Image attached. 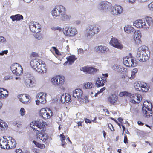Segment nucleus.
<instances>
[{"mask_svg": "<svg viewBox=\"0 0 153 153\" xmlns=\"http://www.w3.org/2000/svg\"><path fill=\"white\" fill-rule=\"evenodd\" d=\"M61 142H62V144H61L62 146L64 148L65 147V146L67 144V143L65 141H61Z\"/></svg>", "mask_w": 153, "mask_h": 153, "instance_id": "nucleus-59", "label": "nucleus"}, {"mask_svg": "<svg viewBox=\"0 0 153 153\" xmlns=\"http://www.w3.org/2000/svg\"><path fill=\"white\" fill-rule=\"evenodd\" d=\"M129 97L130 98V102L134 104L138 103L140 102L142 98L141 95L138 93L134 94L130 93L129 95Z\"/></svg>", "mask_w": 153, "mask_h": 153, "instance_id": "nucleus-8", "label": "nucleus"}, {"mask_svg": "<svg viewBox=\"0 0 153 153\" xmlns=\"http://www.w3.org/2000/svg\"><path fill=\"white\" fill-rule=\"evenodd\" d=\"M133 29V28L132 27L127 25L124 27V30L127 33H130L132 32V30Z\"/></svg>", "mask_w": 153, "mask_h": 153, "instance_id": "nucleus-39", "label": "nucleus"}, {"mask_svg": "<svg viewBox=\"0 0 153 153\" xmlns=\"http://www.w3.org/2000/svg\"><path fill=\"white\" fill-rule=\"evenodd\" d=\"M85 120L86 123H91V121L89 119L86 118L85 119Z\"/></svg>", "mask_w": 153, "mask_h": 153, "instance_id": "nucleus-60", "label": "nucleus"}, {"mask_svg": "<svg viewBox=\"0 0 153 153\" xmlns=\"http://www.w3.org/2000/svg\"><path fill=\"white\" fill-rule=\"evenodd\" d=\"M148 7L150 10L153 11V2H151L148 5Z\"/></svg>", "mask_w": 153, "mask_h": 153, "instance_id": "nucleus-52", "label": "nucleus"}, {"mask_svg": "<svg viewBox=\"0 0 153 153\" xmlns=\"http://www.w3.org/2000/svg\"><path fill=\"white\" fill-rule=\"evenodd\" d=\"M66 59L67 61L64 63V65H69L72 64L74 63V61L76 59L75 55H71L69 56H68Z\"/></svg>", "mask_w": 153, "mask_h": 153, "instance_id": "nucleus-18", "label": "nucleus"}, {"mask_svg": "<svg viewBox=\"0 0 153 153\" xmlns=\"http://www.w3.org/2000/svg\"><path fill=\"white\" fill-rule=\"evenodd\" d=\"M82 91L80 89H75L73 92V96L76 98L79 99L83 96Z\"/></svg>", "mask_w": 153, "mask_h": 153, "instance_id": "nucleus-22", "label": "nucleus"}, {"mask_svg": "<svg viewBox=\"0 0 153 153\" xmlns=\"http://www.w3.org/2000/svg\"><path fill=\"white\" fill-rule=\"evenodd\" d=\"M10 18L12 19V21H19L23 19V16L19 14L11 16Z\"/></svg>", "mask_w": 153, "mask_h": 153, "instance_id": "nucleus-33", "label": "nucleus"}, {"mask_svg": "<svg viewBox=\"0 0 153 153\" xmlns=\"http://www.w3.org/2000/svg\"><path fill=\"white\" fill-rule=\"evenodd\" d=\"M95 49L96 52L101 53H105L109 49L104 46H98L95 47Z\"/></svg>", "mask_w": 153, "mask_h": 153, "instance_id": "nucleus-23", "label": "nucleus"}, {"mask_svg": "<svg viewBox=\"0 0 153 153\" xmlns=\"http://www.w3.org/2000/svg\"><path fill=\"white\" fill-rule=\"evenodd\" d=\"M116 68H117V71L118 72L122 73L125 70V68L119 65L118 66L117 65L116 66Z\"/></svg>", "mask_w": 153, "mask_h": 153, "instance_id": "nucleus-42", "label": "nucleus"}, {"mask_svg": "<svg viewBox=\"0 0 153 153\" xmlns=\"http://www.w3.org/2000/svg\"><path fill=\"white\" fill-rule=\"evenodd\" d=\"M51 29L54 30H58L59 31H61L62 30V29L59 27H54L53 26L51 27Z\"/></svg>", "mask_w": 153, "mask_h": 153, "instance_id": "nucleus-48", "label": "nucleus"}, {"mask_svg": "<svg viewBox=\"0 0 153 153\" xmlns=\"http://www.w3.org/2000/svg\"><path fill=\"white\" fill-rule=\"evenodd\" d=\"M8 139L3 137L0 139V146L3 149H7L8 145Z\"/></svg>", "mask_w": 153, "mask_h": 153, "instance_id": "nucleus-27", "label": "nucleus"}, {"mask_svg": "<svg viewBox=\"0 0 153 153\" xmlns=\"http://www.w3.org/2000/svg\"><path fill=\"white\" fill-rule=\"evenodd\" d=\"M123 142L126 144L128 143V139L127 136L126 135L124 136Z\"/></svg>", "mask_w": 153, "mask_h": 153, "instance_id": "nucleus-54", "label": "nucleus"}, {"mask_svg": "<svg viewBox=\"0 0 153 153\" xmlns=\"http://www.w3.org/2000/svg\"><path fill=\"white\" fill-rule=\"evenodd\" d=\"M103 76H101V77H105V79L106 80L107 78L108 77V75L107 74H102Z\"/></svg>", "mask_w": 153, "mask_h": 153, "instance_id": "nucleus-62", "label": "nucleus"}, {"mask_svg": "<svg viewBox=\"0 0 153 153\" xmlns=\"http://www.w3.org/2000/svg\"><path fill=\"white\" fill-rule=\"evenodd\" d=\"M46 95H47L45 94L43 92H40L37 94L36 97L38 99H40L41 103L44 104L47 102L46 98Z\"/></svg>", "mask_w": 153, "mask_h": 153, "instance_id": "nucleus-25", "label": "nucleus"}, {"mask_svg": "<svg viewBox=\"0 0 153 153\" xmlns=\"http://www.w3.org/2000/svg\"><path fill=\"white\" fill-rule=\"evenodd\" d=\"M50 51L51 52H53L54 51H55V54L57 55H61V53L55 47H52L51 49H50Z\"/></svg>", "mask_w": 153, "mask_h": 153, "instance_id": "nucleus-41", "label": "nucleus"}, {"mask_svg": "<svg viewBox=\"0 0 153 153\" xmlns=\"http://www.w3.org/2000/svg\"><path fill=\"white\" fill-rule=\"evenodd\" d=\"M60 140L61 141H64L65 139V137L63 133L60 135Z\"/></svg>", "mask_w": 153, "mask_h": 153, "instance_id": "nucleus-51", "label": "nucleus"}, {"mask_svg": "<svg viewBox=\"0 0 153 153\" xmlns=\"http://www.w3.org/2000/svg\"><path fill=\"white\" fill-rule=\"evenodd\" d=\"M12 78V76H5L4 78V80H10Z\"/></svg>", "mask_w": 153, "mask_h": 153, "instance_id": "nucleus-53", "label": "nucleus"}, {"mask_svg": "<svg viewBox=\"0 0 153 153\" xmlns=\"http://www.w3.org/2000/svg\"><path fill=\"white\" fill-rule=\"evenodd\" d=\"M8 52V50H6L3 51L2 52L0 53V55H3L4 54H7Z\"/></svg>", "mask_w": 153, "mask_h": 153, "instance_id": "nucleus-56", "label": "nucleus"}, {"mask_svg": "<svg viewBox=\"0 0 153 153\" xmlns=\"http://www.w3.org/2000/svg\"><path fill=\"white\" fill-rule=\"evenodd\" d=\"M110 44L113 46L118 49H121L123 48L122 44L119 42L117 39L114 37L111 39Z\"/></svg>", "mask_w": 153, "mask_h": 153, "instance_id": "nucleus-13", "label": "nucleus"}, {"mask_svg": "<svg viewBox=\"0 0 153 153\" xmlns=\"http://www.w3.org/2000/svg\"><path fill=\"white\" fill-rule=\"evenodd\" d=\"M60 100L62 103L71 102V96L68 93L64 94L61 97Z\"/></svg>", "mask_w": 153, "mask_h": 153, "instance_id": "nucleus-17", "label": "nucleus"}, {"mask_svg": "<svg viewBox=\"0 0 153 153\" xmlns=\"http://www.w3.org/2000/svg\"><path fill=\"white\" fill-rule=\"evenodd\" d=\"M141 55H142V58H141V56H138L137 57L138 59L141 62L146 61L149 59L150 56V51H147L146 52L143 53Z\"/></svg>", "mask_w": 153, "mask_h": 153, "instance_id": "nucleus-15", "label": "nucleus"}, {"mask_svg": "<svg viewBox=\"0 0 153 153\" xmlns=\"http://www.w3.org/2000/svg\"><path fill=\"white\" fill-rule=\"evenodd\" d=\"M31 56L34 57H36L37 56L38 54L35 52H33L31 54Z\"/></svg>", "mask_w": 153, "mask_h": 153, "instance_id": "nucleus-63", "label": "nucleus"}, {"mask_svg": "<svg viewBox=\"0 0 153 153\" xmlns=\"http://www.w3.org/2000/svg\"><path fill=\"white\" fill-rule=\"evenodd\" d=\"M5 39L3 37L1 36L0 37V42H4L5 40Z\"/></svg>", "mask_w": 153, "mask_h": 153, "instance_id": "nucleus-61", "label": "nucleus"}, {"mask_svg": "<svg viewBox=\"0 0 153 153\" xmlns=\"http://www.w3.org/2000/svg\"><path fill=\"white\" fill-rule=\"evenodd\" d=\"M152 104L150 102L147 101L144 102L142 108V112L144 117H148L152 116Z\"/></svg>", "mask_w": 153, "mask_h": 153, "instance_id": "nucleus-3", "label": "nucleus"}, {"mask_svg": "<svg viewBox=\"0 0 153 153\" xmlns=\"http://www.w3.org/2000/svg\"><path fill=\"white\" fill-rule=\"evenodd\" d=\"M8 139V145H7V149H11L15 148L16 146V142L15 140L12 137H9Z\"/></svg>", "mask_w": 153, "mask_h": 153, "instance_id": "nucleus-20", "label": "nucleus"}, {"mask_svg": "<svg viewBox=\"0 0 153 153\" xmlns=\"http://www.w3.org/2000/svg\"><path fill=\"white\" fill-rule=\"evenodd\" d=\"M8 95L7 90L3 88H0V99H3L7 97Z\"/></svg>", "mask_w": 153, "mask_h": 153, "instance_id": "nucleus-30", "label": "nucleus"}, {"mask_svg": "<svg viewBox=\"0 0 153 153\" xmlns=\"http://www.w3.org/2000/svg\"><path fill=\"white\" fill-rule=\"evenodd\" d=\"M108 127L111 131H114V127L111 124H108Z\"/></svg>", "mask_w": 153, "mask_h": 153, "instance_id": "nucleus-50", "label": "nucleus"}, {"mask_svg": "<svg viewBox=\"0 0 153 153\" xmlns=\"http://www.w3.org/2000/svg\"><path fill=\"white\" fill-rule=\"evenodd\" d=\"M106 82L105 77H101V76L98 77L96 80V85L98 87L103 86Z\"/></svg>", "mask_w": 153, "mask_h": 153, "instance_id": "nucleus-21", "label": "nucleus"}, {"mask_svg": "<svg viewBox=\"0 0 153 153\" xmlns=\"http://www.w3.org/2000/svg\"><path fill=\"white\" fill-rule=\"evenodd\" d=\"M133 25L138 28H142L147 29L146 27V22L145 20L139 19L135 21L133 23Z\"/></svg>", "mask_w": 153, "mask_h": 153, "instance_id": "nucleus-11", "label": "nucleus"}, {"mask_svg": "<svg viewBox=\"0 0 153 153\" xmlns=\"http://www.w3.org/2000/svg\"><path fill=\"white\" fill-rule=\"evenodd\" d=\"M33 152L34 153H39V151L37 149L34 148L33 149Z\"/></svg>", "mask_w": 153, "mask_h": 153, "instance_id": "nucleus-58", "label": "nucleus"}, {"mask_svg": "<svg viewBox=\"0 0 153 153\" xmlns=\"http://www.w3.org/2000/svg\"><path fill=\"white\" fill-rule=\"evenodd\" d=\"M37 72L40 73H46L47 71V68L45 67V63L41 62L40 63V66L37 68Z\"/></svg>", "mask_w": 153, "mask_h": 153, "instance_id": "nucleus-29", "label": "nucleus"}, {"mask_svg": "<svg viewBox=\"0 0 153 153\" xmlns=\"http://www.w3.org/2000/svg\"><path fill=\"white\" fill-rule=\"evenodd\" d=\"M40 61L38 59H32L30 62V65L31 67L37 71V68L40 66Z\"/></svg>", "mask_w": 153, "mask_h": 153, "instance_id": "nucleus-19", "label": "nucleus"}, {"mask_svg": "<svg viewBox=\"0 0 153 153\" xmlns=\"http://www.w3.org/2000/svg\"><path fill=\"white\" fill-rule=\"evenodd\" d=\"M118 14H121L123 10L122 7L120 5L115 6Z\"/></svg>", "mask_w": 153, "mask_h": 153, "instance_id": "nucleus-43", "label": "nucleus"}, {"mask_svg": "<svg viewBox=\"0 0 153 153\" xmlns=\"http://www.w3.org/2000/svg\"><path fill=\"white\" fill-rule=\"evenodd\" d=\"M19 98L22 102L25 104L30 102L31 100V99L30 96L27 94H23L20 95Z\"/></svg>", "mask_w": 153, "mask_h": 153, "instance_id": "nucleus-10", "label": "nucleus"}, {"mask_svg": "<svg viewBox=\"0 0 153 153\" xmlns=\"http://www.w3.org/2000/svg\"><path fill=\"white\" fill-rule=\"evenodd\" d=\"M47 110L45 108H42L40 111V116L44 119H46L48 118V112H47Z\"/></svg>", "mask_w": 153, "mask_h": 153, "instance_id": "nucleus-32", "label": "nucleus"}, {"mask_svg": "<svg viewBox=\"0 0 153 153\" xmlns=\"http://www.w3.org/2000/svg\"><path fill=\"white\" fill-rule=\"evenodd\" d=\"M81 101H82L84 103H86L88 102V98L86 96H82V98L79 99Z\"/></svg>", "mask_w": 153, "mask_h": 153, "instance_id": "nucleus-44", "label": "nucleus"}, {"mask_svg": "<svg viewBox=\"0 0 153 153\" xmlns=\"http://www.w3.org/2000/svg\"><path fill=\"white\" fill-rule=\"evenodd\" d=\"M138 51L137 52V57H138L141 56V53L146 52L147 51L149 50L148 49V48L146 46L143 45L138 48Z\"/></svg>", "mask_w": 153, "mask_h": 153, "instance_id": "nucleus-26", "label": "nucleus"}, {"mask_svg": "<svg viewBox=\"0 0 153 153\" xmlns=\"http://www.w3.org/2000/svg\"><path fill=\"white\" fill-rule=\"evenodd\" d=\"M47 125L46 123L42 121H32L30 124V127L33 130L39 132L36 134L37 137L44 142L48 139V137L47 136L43 134L41 131L44 132L46 131V126Z\"/></svg>", "mask_w": 153, "mask_h": 153, "instance_id": "nucleus-1", "label": "nucleus"}, {"mask_svg": "<svg viewBox=\"0 0 153 153\" xmlns=\"http://www.w3.org/2000/svg\"><path fill=\"white\" fill-rule=\"evenodd\" d=\"M66 31H67V27L63 28L62 31L64 34L66 36H69L72 37L74 36L77 33V31L76 28L72 27L70 28L69 32H66Z\"/></svg>", "mask_w": 153, "mask_h": 153, "instance_id": "nucleus-12", "label": "nucleus"}, {"mask_svg": "<svg viewBox=\"0 0 153 153\" xmlns=\"http://www.w3.org/2000/svg\"><path fill=\"white\" fill-rule=\"evenodd\" d=\"M66 9L63 6L58 5L56 6L51 11V14L53 17L55 18L61 16L60 19L62 21L69 20L70 16L66 14Z\"/></svg>", "mask_w": 153, "mask_h": 153, "instance_id": "nucleus-2", "label": "nucleus"}, {"mask_svg": "<svg viewBox=\"0 0 153 153\" xmlns=\"http://www.w3.org/2000/svg\"><path fill=\"white\" fill-rule=\"evenodd\" d=\"M16 153H22V151L20 149H16L15 150Z\"/></svg>", "mask_w": 153, "mask_h": 153, "instance_id": "nucleus-55", "label": "nucleus"}, {"mask_svg": "<svg viewBox=\"0 0 153 153\" xmlns=\"http://www.w3.org/2000/svg\"><path fill=\"white\" fill-rule=\"evenodd\" d=\"M107 3H108L107 1L101 2L100 4V8L101 10H107L108 9V4Z\"/></svg>", "mask_w": 153, "mask_h": 153, "instance_id": "nucleus-35", "label": "nucleus"}, {"mask_svg": "<svg viewBox=\"0 0 153 153\" xmlns=\"http://www.w3.org/2000/svg\"><path fill=\"white\" fill-rule=\"evenodd\" d=\"M20 114L22 116L24 115L25 114V111L24 109L22 108L20 110Z\"/></svg>", "mask_w": 153, "mask_h": 153, "instance_id": "nucleus-49", "label": "nucleus"}, {"mask_svg": "<svg viewBox=\"0 0 153 153\" xmlns=\"http://www.w3.org/2000/svg\"><path fill=\"white\" fill-rule=\"evenodd\" d=\"M65 78L61 75H57L52 77L51 81L53 85L56 86H62L65 82Z\"/></svg>", "mask_w": 153, "mask_h": 153, "instance_id": "nucleus-4", "label": "nucleus"}, {"mask_svg": "<svg viewBox=\"0 0 153 153\" xmlns=\"http://www.w3.org/2000/svg\"><path fill=\"white\" fill-rule=\"evenodd\" d=\"M116 10L115 6L113 7L111 10V13L114 15H118V13Z\"/></svg>", "mask_w": 153, "mask_h": 153, "instance_id": "nucleus-46", "label": "nucleus"}, {"mask_svg": "<svg viewBox=\"0 0 153 153\" xmlns=\"http://www.w3.org/2000/svg\"><path fill=\"white\" fill-rule=\"evenodd\" d=\"M123 62L124 65L127 67H133L137 65V63L134 62V58L132 56L131 54L128 57L123 58Z\"/></svg>", "mask_w": 153, "mask_h": 153, "instance_id": "nucleus-6", "label": "nucleus"}, {"mask_svg": "<svg viewBox=\"0 0 153 153\" xmlns=\"http://www.w3.org/2000/svg\"><path fill=\"white\" fill-rule=\"evenodd\" d=\"M81 70L90 74H94L99 71V69L93 67L85 66L82 67Z\"/></svg>", "mask_w": 153, "mask_h": 153, "instance_id": "nucleus-14", "label": "nucleus"}, {"mask_svg": "<svg viewBox=\"0 0 153 153\" xmlns=\"http://www.w3.org/2000/svg\"><path fill=\"white\" fill-rule=\"evenodd\" d=\"M84 85L86 89H88L92 88L93 85L91 83L88 82L84 84Z\"/></svg>", "mask_w": 153, "mask_h": 153, "instance_id": "nucleus-45", "label": "nucleus"}, {"mask_svg": "<svg viewBox=\"0 0 153 153\" xmlns=\"http://www.w3.org/2000/svg\"><path fill=\"white\" fill-rule=\"evenodd\" d=\"M33 143L36 145V146L41 149H43L45 147V145L43 144H41L40 143L36 141L33 140Z\"/></svg>", "mask_w": 153, "mask_h": 153, "instance_id": "nucleus-40", "label": "nucleus"}, {"mask_svg": "<svg viewBox=\"0 0 153 153\" xmlns=\"http://www.w3.org/2000/svg\"><path fill=\"white\" fill-rule=\"evenodd\" d=\"M118 120L119 121L120 123H122L123 121V119L121 117H119V118H118Z\"/></svg>", "mask_w": 153, "mask_h": 153, "instance_id": "nucleus-64", "label": "nucleus"}, {"mask_svg": "<svg viewBox=\"0 0 153 153\" xmlns=\"http://www.w3.org/2000/svg\"><path fill=\"white\" fill-rule=\"evenodd\" d=\"M29 28L33 33H37L41 31V25L39 24L34 22H31L29 25Z\"/></svg>", "mask_w": 153, "mask_h": 153, "instance_id": "nucleus-9", "label": "nucleus"}, {"mask_svg": "<svg viewBox=\"0 0 153 153\" xmlns=\"http://www.w3.org/2000/svg\"><path fill=\"white\" fill-rule=\"evenodd\" d=\"M138 70L137 68H134L131 71L130 76L129 75L128 77L131 79H133L135 76V74L137 72Z\"/></svg>", "mask_w": 153, "mask_h": 153, "instance_id": "nucleus-38", "label": "nucleus"}, {"mask_svg": "<svg viewBox=\"0 0 153 153\" xmlns=\"http://www.w3.org/2000/svg\"><path fill=\"white\" fill-rule=\"evenodd\" d=\"M130 93L126 91H124L123 92H120L119 94V96L120 97H122L123 96L125 95L128 96H129V95Z\"/></svg>", "mask_w": 153, "mask_h": 153, "instance_id": "nucleus-47", "label": "nucleus"}, {"mask_svg": "<svg viewBox=\"0 0 153 153\" xmlns=\"http://www.w3.org/2000/svg\"><path fill=\"white\" fill-rule=\"evenodd\" d=\"M143 84V82H141L135 83L134 84V87L136 90L140 91H141L142 86V85Z\"/></svg>", "mask_w": 153, "mask_h": 153, "instance_id": "nucleus-36", "label": "nucleus"}, {"mask_svg": "<svg viewBox=\"0 0 153 153\" xmlns=\"http://www.w3.org/2000/svg\"><path fill=\"white\" fill-rule=\"evenodd\" d=\"M142 86L141 87V91L143 92H147L149 89V86H148L146 83L143 82V84H142Z\"/></svg>", "mask_w": 153, "mask_h": 153, "instance_id": "nucleus-37", "label": "nucleus"}, {"mask_svg": "<svg viewBox=\"0 0 153 153\" xmlns=\"http://www.w3.org/2000/svg\"><path fill=\"white\" fill-rule=\"evenodd\" d=\"M141 33L140 31L137 30L135 31L134 35V39L137 44H139L141 43Z\"/></svg>", "mask_w": 153, "mask_h": 153, "instance_id": "nucleus-16", "label": "nucleus"}, {"mask_svg": "<svg viewBox=\"0 0 153 153\" xmlns=\"http://www.w3.org/2000/svg\"><path fill=\"white\" fill-rule=\"evenodd\" d=\"M100 31L97 26L95 25H89L86 30V34L88 37H91L97 34Z\"/></svg>", "mask_w": 153, "mask_h": 153, "instance_id": "nucleus-5", "label": "nucleus"}, {"mask_svg": "<svg viewBox=\"0 0 153 153\" xmlns=\"http://www.w3.org/2000/svg\"><path fill=\"white\" fill-rule=\"evenodd\" d=\"M11 69L13 73L16 76H20L23 73L22 66L17 63L13 64L11 66Z\"/></svg>", "mask_w": 153, "mask_h": 153, "instance_id": "nucleus-7", "label": "nucleus"}, {"mask_svg": "<svg viewBox=\"0 0 153 153\" xmlns=\"http://www.w3.org/2000/svg\"><path fill=\"white\" fill-rule=\"evenodd\" d=\"M25 85L28 88L33 87L34 86V83L30 78H27L24 79Z\"/></svg>", "mask_w": 153, "mask_h": 153, "instance_id": "nucleus-28", "label": "nucleus"}, {"mask_svg": "<svg viewBox=\"0 0 153 153\" xmlns=\"http://www.w3.org/2000/svg\"><path fill=\"white\" fill-rule=\"evenodd\" d=\"M50 111V113H51V115H50L48 113V116H50V117H51L53 115V112H52V111L51 110L48 108V112Z\"/></svg>", "mask_w": 153, "mask_h": 153, "instance_id": "nucleus-57", "label": "nucleus"}, {"mask_svg": "<svg viewBox=\"0 0 153 153\" xmlns=\"http://www.w3.org/2000/svg\"><path fill=\"white\" fill-rule=\"evenodd\" d=\"M8 126L7 124L2 120L0 119V128L2 130H4L7 129Z\"/></svg>", "mask_w": 153, "mask_h": 153, "instance_id": "nucleus-34", "label": "nucleus"}, {"mask_svg": "<svg viewBox=\"0 0 153 153\" xmlns=\"http://www.w3.org/2000/svg\"><path fill=\"white\" fill-rule=\"evenodd\" d=\"M118 99V97L115 94H113L108 97V100L111 104L114 105L117 102Z\"/></svg>", "mask_w": 153, "mask_h": 153, "instance_id": "nucleus-24", "label": "nucleus"}, {"mask_svg": "<svg viewBox=\"0 0 153 153\" xmlns=\"http://www.w3.org/2000/svg\"><path fill=\"white\" fill-rule=\"evenodd\" d=\"M145 22H146V27L148 28L153 24V21L152 18L150 17L147 16L145 18Z\"/></svg>", "mask_w": 153, "mask_h": 153, "instance_id": "nucleus-31", "label": "nucleus"}]
</instances>
